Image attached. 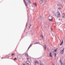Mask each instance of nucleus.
Returning a JSON list of instances; mask_svg holds the SVG:
<instances>
[{
    "mask_svg": "<svg viewBox=\"0 0 65 65\" xmlns=\"http://www.w3.org/2000/svg\"><path fill=\"white\" fill-rule=\"evenodd\" d=\"M60 13L59 12V11H58L57 12V14H55V15L56 17L58 18H60Z\"/></svg>",
    "mask_w": 65,
    "mask_h": 65,
    "instance_id": "1",
    "label": "nucleus"
},
{
    "mask_svg": "<svg viewBox=\"0 0 65 65\" xmlns=\"http://www.w3.org/2000/svg\"><path fill=\"white\" fill-rule=\"evenodd\" d=\"M64 48H63V50H62L60 52L61 55H62L64 53Z\"/></svg>",
    "mask_w": 65,
    "mask_h": 65,
    "instance_id": "2",
    "label": "nucleus"
},
{
    "mask_svg": "<svg viewBox=\"0 0 65 65\" xmlns=\"http://www.w3.org/2000/svg\"><path fill=\"white\" fill-rule=\"evenodd\" d=\"M34 62L36 64H38L39 63V62H38V61L37 60H35L34 61Z\"/></svg>",
    "mask_w": 65,
    "mask_h": 65,
    "instance_id": "3",
    "label": "nucleus"
},
{
    "mask_svg": "<svg viewBox=\"0 0 65 65\" xmlns=\"http://www.w3.org/2000/svg\"><path fill=\"white\" fill-rule=\"evenodd\" d=\"M23 1H24V3L25 4V5L26 6H27V3H26V1H25V0H23Z\"/></svg>",
    "mask_w": 65,
    "mask_h": 65,
    "instance_id": "4",
    "label": "nucleus"
},
{
    "mask_svg": "<svg viewBox=\"0 0 65 65\" xmlns=\"http://www.w3.org/2000/svg\"><path fill=\"white\" fill-rule=\"evenodd\" d=\"M63 42H64V41H63V40H62L61 43H60V46H61V45H62V44L63 43Z\"/></svg>",
    "mask_w": 65,
    "mask_h": 65,
    "instance_id": "5",
    "label": "nucleus"
},
{
    "mask_svg": "<svg viewBox=\"0 0 65 65\" xmlns=\"http://www.w3.org/2000/svg\"><path fill=\"white\" fill-rule=\"evenodd\" d=\"M62 18H65V13H63V16H62Z\"/></svg>",
    "mask_w": 65,
    "mask_h": 65,
    "instance_id": "6",
    "label": "nucleus"
},
{
    "mask_svg": "<svg viewBox=\"0 0 65 65\" xmlns=\"http://www.w3.org/2000/svg\"><path fill=\"white\" fill-rule=\"evenodd\" d=\"M44 48L45 49V51L46 50V45H44V46H43Z\"/></svg>",
    "mask_w": 65,
    "mask_h": 65,
    "instance_id": "7",
    "label": "nucleus"
},
{
    "mask_svg": "<svg viewBox=\"0 0 65 65\" xmlns=\"http://www.w3.org/2000/svg\"><path fill=\"white\" fill-rule=\"evenodd\" d=\"M49 55L50 57H52L53 56L52 55V53H50L49 54Z\"/></svg>",
    "mask_w": 65,
    "mask_h": 65,
    "instance_id": "8",
    "label": "nucleus"
},
{
    "mask_svg": "<svg viewBox=\"0 0 65 65\" xmlns=\"http://www.w3.org/2000/svg\"><path fill=\"white\" fill-rule=\"evenodd\" d=\"M25 56L26 57H29V56L28 55V54L27 53L25 54Z\"/></svg>",
    "mask_w": 65,
    "mask_h": 65,
    "instance_id": "9",
    "label": "nucleus"
},
{
    "mask_svg": "<svg viewBox=\"0 0 65 65\" xmlns=\"http://www.w3.org/2000/svg\"><path fill=\"white\" fill-rule=\"evenodd\" d=\"M52 20H53V18L51 19H49V21H50V22L51 21H53Z\"/></svg>",
    "mask_w": 65,
    "mask_h": 65,
    "instance_id": "10",
    "label": "nucleus"
},
{
    "mask_svg": "<svg viewBox=\"0 0 65 65\" xmlns=\"http://www.w3.org/2000/svg\"><path fill=\"white\" fill-rule=\"evenodd\" d=\"M27 0V1H28L29 3H31V1H30V0Z\"/></svg>",
    "mask_w": 65,
    "mask_h": 65,
    "instance_id": "11",
    "label": "nucleus"
},
{
    "mask_svg": "<svg viewBox=\"0 0 65 65\" xmlns=\"http://www.w3.org/2000/svg\"><path fill=\"white\" fill-rule=\"evenodd\" d=\"M59 6H60V7H62V8L63 7L62 6V5H61V4H60L59 5Z\"/></svg>",
    "mask_w": 65,
    "mask_h": 65,
    "instance_id": "12",
    "label": "nucleus"
},
{
    "mask_svg": "<svg viewBox=\"0 0 65 65\" xmlns=\"http://www.w3.org/2000/svg\"><path fill=\"white\" fill-rule=\"evenodd\" d=\"M34 5H35V6H37V5L36 4V3H34Z\"/></svg>",
    "mask_w": 65,
    "mask_h": 65,
    "instance_id": "13",
    "label": "nucleus"
},
{
    "mask_svg": "<svg viewBox=\"0 0 65 65\" xmlns=\"http://www.w3.org/2000/svg\"><path fill=\"white\" fill-rule=\"evenodd\" d=\"M38 44V42H36L35 43H34V44Z\"/></svg>",
    "mask_w": 65,
    "mask_h": 65,
    "instance_id": "14",
    "label": "nucleus"
},
{
    "mask_svg": "<svg viewBox=\"0 0 65 65\" xmlns=\"http://www.w3.org/2000/svg\"><path fill=\"white\" fill-rule=\"evenodd\" d=\"M14 54H11V56H14Z\"/></svg>",
    "mask_w": 65,
    "mask_h": 65,
    "instance_id": "15",
    "label": "nucleus"
},
{
    "mask_svg": "<svg viewBox=\"0 0 65 65\" xmlns=\"http://www.w3.org/2000/svg\"><path fill=\"white\" fill-rule=\"evenodd\" d=\"M41 38H43V35H42L41 36Z\"/></svg>",
    "mask_w": 65,
    "mask_h": 65,
    "instance_id": "16",
    "label": "nucleus"
},
{
    "mask_svg": "<svg viewBox=\"0 0 65 65\" xmlns=\"http://www.w3.org/2000/svg\"><path fill=\"white\" fill-rule=\"evenodd\" d=\"M29 25H30V26L29 27V28H30V27H31V24H30Z\"/></svg>",
    "mask_w": 65,
    "mask_h": 65,
    "instance_id": "17",
    "label": "nucleus"
},
{
    "mask_svg": "<svg viewBox=\"0 0 65 65\" xmlns=\"http://www.w3.org/2000/svg\"><path fill=\"white\" fill-rule=\"evenodd\" d=\"M17 60V58H15L14 59V60Z\"/></svg>",
    "mask_w": 65,
    "mask_h": 65,
    "instance_id": "18",
    "label": "nucleus"
},
{
    "mask_svg": "<svg viewBox=\"0 0 65 65\" xmlns=\"http://www.w3.org/2000/svg\"><path fill=\"white\" fill-rule=\"evenodd\" d=\"M40 65H44V64L42 63H40Z\"/></svg>",
    "mask_w": 65,
    "mask_h": 65,
    "instance_id": "19",
    "label": "nucleus"
},
{
    "mask_svg": "<svg viewBox=\"0 0 65 65\" xmlns=\"http://www.w3.org/2000/svg\"><path fill=\"white\" fill-rule=\"evenodd\" d=\"M27 24H28V23H27L26 24V27H27Z\"/></svg>",
    "mask_w": 65,
    "mask_h": 65,
    "instance_id": "20",
    "label": "nucleus"
},
{
    "mask_svg": "<svg viewBox=\"0 0 65 65\" xmlns=\"http://www.w3.org/2000/svg\"><path fill=\"white\" fill-rule=\"evenodd\" d=\"M56 55H57V54H56V53H55V57H56Z\"/></svg>",
    "mask_w": 65,
    "mask_h": 65,
    "instance_id": "21",
    "label": "nucleus"
},
{
    "mask_svg": "<svg viewBox=\"0 0 65 65\" xmlns=\"http://www.w3.org/2000/svg\"><path fill=\"white\" fill-rule=\"evenodd\" d=\"M61 9V7H59L58 8V9Z\"/></svg>",
    "mask_w": 65,
    "mask_h": 65,
    "instance_id": "22",
    "label": "nucleus"
},
{
    "mask_svg": "<svg viewBox=\"0 0 65 65\" xmlns=\"http://www.w3.org/2000/svg\"><path fill=\"white\" fill-rule=\"evenodd\" d=\"M57 50H54V52H57Z\"/></svg>",
    "mask_w": 65,
    "mask_h": 65,
    "instance_id": "23",
    "label": "nucleus"
},
{
    "mask_svg": "<svg viewBox=\"0 0 65 65\" xmlns=\"http://www.w3.org/2000/svg\"><path fill=\"white\" fill-rule=\"evenodd\" d=\"M29 62V63H30V62L29 61H26V62Z\"/></svg>",
    "mask_w": 65,
    "mask_h": 65,
    "instance_id": "24",
    "label": "nucleus"
},
{
    "mask_svg": "<svg viewBox=\"0 0 65 65\" xmlns=\"http://www.w3.org/2000/svg\"><path fill=\"white\" fill-rule=\"evenodd\" d=\"M63 63H62V62H61V65H63Z\"/></svg>",
    "mask_w": 65,
    "mask_h": 65,
    "instance_id": "25",
    "label": "nucleus"
},
{
    "mask_svg": "<svg viewBox=\"0 0 65 65\" xmlns=\"http://www.w3.org/2000/svg\"><path fill=\"white\" fill-rule=\"evenodd\" d=\"M51 31H53V29H52V28H51Z\"/></svg>",
    "mask_w": 65,
    "mask_h": 65,
    "instance_id": "26",
    "label": "nucleus"
},
{
    "mask_svg": "<svg viewBox=\"0 0 65 65\" xmlns=\"http://www.w3.org/2000/svg\"><path fill=\"white\" fill-rule=\"evenodd\" d=\"M31 45H32V44H30V46H31Z\"/></svg>",
    "mask_w": 65,
    "mask_h": 65,
    "instance_id": "27",
    "label": "nucleus"
},
{
    "mask_svg": "<svg viewBox=\"0 0 65 65\" xmlns=\"http://www.w3.org/2000/svg\"><path fill=\"white\" fill-rule=\"evenodd\" d=\"M60 63H62V61H60Z\"/></svg>",
    "mask_w": 65,
    "mask_h": 65,
    "instance_id": "28",
    "label": "nucleus"
},
{
    "mask_svg": "<svg viewBox=\"0 0 65 65\" xmlns=\"http://www.w3.org/2000/svg\"><path fill=\"white\" fill-rule=\"evenodd\" d=\"M41 1H43V0H40Z\"/></svg>",
    "mask_w": 65,
    "mask_h": 65,
    "instance_id": "29",
    "label": "nucleus"
},
{
    "mask_svg": "<svg viewBox=\"0 0 65 65\" xmlns=\"http://www.w3.org/2000/svg\"><path fill=\"white\" fill-rule=\"evenodd\" d=\"M27 64H28V65H29V63H27Z\"/></svg>",
    "mask_w": 65,
    "mask_h": 65,
    "instance_id": "30",
    "label": "nucleus"
},
{
    "mask_svg": "<svg viewBox=\"0 0 65 65\" xmlns=\"http://www.w3.org/2000/svg\"><path fill=\"white\" fill-rule=\"evenodd\" d=\"M27 60H29V58H27Z\"/></svg>",
    "mask_w": 65,
    "mask_h": 65,
    "instance_id": "31",
    "label": "nucleus"
},
{
    "mask_svg": "<svg viewBox=\"0 0 65 65\" xmlns=\"http://www.w3.org/2000/svg\"><path fill=\"white\" fill-rule=\"evenodd\" d=\"M29 48H30V47H29L28 48V49H29Z\"/></svg>",
    "mask_w": 65,
    "mask_h": 65,
    "instance_id": "32",
    "label": "nucleus"
},
{
    "mask_svg": "<svg viewBox=\"0 0 65 65\" xmlns=\"http://www.w3.org/2000/svg\"><path fill=\"white\" fill-rule=\"evenodd\" d=\"M30 46H29V47H30Z\"/></svg>",
    "mask_w": 65,
    "mask_h": 65,
    "instance_id": "33",
    "label": "nucleus"
},
{
    "mask_svg": "<svg viewBox=\"0 0 65 65\" xmlns=\"http://www.w3.org/2000/svg\"><path fill=\"white\" fill-rule=\"evenodd\" d=\"M53 65H55V64H53Z\"/></svg>",
    "mask_w": 65,
    "mask_h": 65,
    "instance_id": "34",
    "label": "nucleus"
},
{
    "mask_svg": "<svg viewBox=\"0 0 65 65\" xmlns=\"http://www.w3.org/2000/svg\"><path fill=\"white\" fill-rule=\"evenodd\" d=\"M59 5V4H58L57 5Z\"/></svg>",
    "mask_w": 65,
    "mask_h": 65,
    "instance_id": "35",
    "label": "nucleus"
},
{
    "mask_svg": "<svg viewBox=\"0 0 65 65\" xmlns=\"http://www.w3.org/2000/svg\"><path fill=\"white\" fill-rule=\"evenodd\" d=\"M2 59H3V58L2 57Z\"/></svg>",
    "mask_w": 65,
    "mask_h": 65,
    "instance_id": "36",
    "label": "nucleus"
}]
</instances>
